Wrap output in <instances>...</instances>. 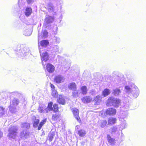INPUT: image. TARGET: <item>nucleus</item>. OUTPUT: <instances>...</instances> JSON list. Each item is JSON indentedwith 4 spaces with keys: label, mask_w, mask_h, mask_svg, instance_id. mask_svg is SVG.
<instances>
[{
    "label": "nucleus",
    "mask_w": 146,
    "mask_h": 146,
    "mask_svg": "<svg viewBox=\"0 0 146 146\" xmlns=\"http://www.w3.org/2000/svg\"><path fill=\"white\" fill-rule=\"evenodd\" d=\"M107 124V122L106 120H103L100 123V126L101 127L104 128L106 126Z\"/></svg>",
    "instance_id": "c85d7f7f"
},
{
    "label": "nucleus",
    "mask_w": 146,
    "mask_h": 146,
    "mask_svg": "<svg viewBox=\"0 0 146 146\" xmlns=\"http://www.w3.org/2000/svg\"><path fill=\"white\" fill-rule=\"evenodd\" d=\"M26 1L28 4H30L34 2L33 0H26Z\"/></svg>",
    "instance_id": "f704fd0d"
},
{
    "label": "nucleus",
    "mask_w": 146,
    "mask_h": 146,
    "mask_svg": "<svg viewBox=\"0 0 146 146\" xmlns=\"http://www.w3.org/2000/svg\"><path fill=\"white\" fill-rule=\"evenodd\" d=\"M117 119L114 117L109 118L108 120V124L110 125H113L116 123Z\"/></svg>",
    "instance_id": "ddd939ff"
},
{
    "label": "nucleus",
    "mask_w": 146,
    "mask_h": 146,
    "mask_svg": "<svg viewBox=\"0 0 146 146\" xmlns=\"http://www.w3.org/2000/svg\"><path fill=\"white\" fill-rule=\"evenodd\" d=\"M54 20V18L53 17L48 16L45 19V23L46 24H48L53 22Z\"/></svg>",
    "instance_id": "9d476101"
},
{
    "label": "nucleus",
    "mask_w": 146,
    "mask_h": 146,
    "mask_svg": "<svg viewBox=\"0 0 146 146\" xmlns=\"http://www.w3.org/2000/svg\"><path fill=\"white\" fill-rule=\"evenodd\" d=\"M54 81L56 83H60L63 82L64 81V78L60 75L56 76L54 78Z\"/></svg>",
    "instance_id": "6e6552de"
},
{
    "label": "nucleus",
    "mask_w": 146,
    "mask_h": 146,
    "mask_svg": "<svg viewBox=\"0 0 146 146\" xmlns=\"http://www.w3.org/2000/svg\"><path fill=\"white\" fill-rule=\"evenodd\" d=\"M78 134L80 137H83L86 135V132L84 129H80L78 131Z\"/></svg>",
    "instance_id": "f3484780"
},
{
    "label": "nucleus",
    "mask_w": 146,
    "mask_h": 146,
    "mask_svg": "<svg viewBox=\"0 0 146 146\" xmlns=\"http://www.w3.org/2000/svg\"><path fill=\"white\" fill-rule=\"evenodd\" d=\"M40 120L39 119H36L34 121L33 125L34 127H38V123H39Z\"/></svg>",
    "instance_id": "bb28decb"
},
{
    "label": "nucleus",
    "mask_w": 146,
    "mask_h": 146,
    "mask_svg": "<svg viewBox=\"0 0 146 146\" xmlns=\"http://www.w3.org/2000/svg\"><path fill=\"white\" fill-rule=\"evenodd\" d=\"M46 9L48 11H53L54 9V6L51 3L48 4L45 7Z\"/></svg>",
    "instance_id": "a211bd4d"
},
{
    "label": "nucleus",
    "mask_w": 146,
    "mask_h": 146,
    "mask_svg": "<svg viewBox=\"0 0 146 146\" xmlns=\"http://www.w3.org/2000/svg\"><path fill=\"white\" fill-rule=\"evenodd\" d=\"M80 90L82 94L83 95H86L88 93V89L86 86H84L80 88Z\"/></svg>",
    "instance_id": "6ab92c4d"
},
{
    "label": "nucleus",
    "mask_w": 146,
    "mask_h": 146,
    "mask_svg": "<svg viewBox=\"0 0 146 146\" xmlns=\"http://www.w3.org/2000/svg\"><path fill=\"white\" fill-rule=\"evenodd\" d=\"M32 13V9L31 7H27L25 9V15L26 16L28 17Z\"/></svg>",
    "instance_id": "dca6fc26"
},
{
    "label": "nucleus",
    "mask_w": 146,
    "mask_h": 146,
    "mask_svg": "<svg viewBox=\"0 0 146 146\" xmlns=\"http://www.w3.org/2000/svg\"><path fill=\"white\" fill-rule=\"evenodd\" d=\"M68 88L70 90L75 91L77 89L76 84L74 82L68 84Z\"/></svg>",
    "instance_id": "f8f14e48"
},
{
    "label": "nucleus",
    "mask_w": 146,
    "mask_h": 146,
    "mask_svg": "<svg viewBox=\"0 0 146 146\" xmlns=\"http://www.w3.org/2000/svg\"><path fill=\"white\" fill-rule=\"evenodd\" d=\"M114 99V98L112 97H110L109 98L106 102V105L107 106H109L111 103L113 104Z\"/></svg>",
    "instance_id": "412c9836"
},
{
    "label": "nucleus",
    "mask_w": 146,
    "mask_h": 146,
    "mask_svg": "<svg viewBox=\"0 0 146 146\" xmlns=\"http://www.w3.org/2000/svg\"><path fill=\"white\" fill-rule=\"evenodd\" d=\"M17 129H15L14 130H10L8 134L9 137L12 138L13 135L15 136L16 133H17Z\"/></svg>",
    "instance_id": "5701e85b"
},
{
    "label": "nucleus",
    "mask_w": 146,
    "mask_h": 146,
    "mask_svg": "<svg viewBox=\"0 0 146 146\" xmlns=\"http://www.w3.org/2000/svg\"><path fill=\"white\" fill-rule=\"evenodd\" d=\"M125 88L126 89L127 92L130 91L131 90L130 88L128 86H125Z\"/></svg>",
    "instance_id": "c9c22d12"
},
{
    "label": "nucleus",
    "mask_w": 146,
    "mask_h": 146,
    "mask_svg": "<svg viewBox=\"0 0 146 146\" xmlns=\"http://www.w3.org/2000/svg\"><path fill=\"white\" fill-rule=\"evenodd\" d=\"M120 92L121 91L119 89H116L113 91V94L114 95H118Z\"/></svg>",
    "instance_id": "cd10ccee"
},
{
    "label": "nucleus",
    "mask_w": 146,
    "mask_h": 146,
    "mask_svg": "<svg viewBox=\"0 0 146 146\" xmlns=\"http://www.w3.org/2000/svg\"><path fill=\"white\" fill-rule=\"evenodd\" d=\"M42 61V66H44L45 65L44 64L43 61L46 62L48 60L49 57L48 53L47 52H44L41 55L40 54Z\"/></svg>",
    "instance_id": "20e7f679"
},
{
    "label": "nucleus",
    "mask_w": 146,
    "mask_h": 146,
    "mask_svg": "<svg viewBox=\"0 0 146 146\" xmlns=\"http://www.w3.org/2000/svg\"><path fill=\"white\" fill-rule=\"evenodd\" d=\"M50 87L51 89L52 96L55 98H57L58 96V94L56 90L55 89V87L54 85L50 83Z\"/></svg>",
    "instance_id": "0eeeda50"
},
{
    "label": "nucleus",
    "mask_w": 146,
    "mask_h": 146,
    "mask_svg": "<svg viewBox=\"0 0 146 146\" xmlns=\"http://www.w3.org/2000/svg\"><path fill=\"white\" fill-rule=\"evenodd\" d=\"M74 117L77 121L80 123H81V120L79 116V110L76 108H74L71 109Z\"/></svg>",
    "instance_id": "f03ea898"
},
{
    "label": "nucleus",
    "mask_w": 146,
    "mask_h": 146,
    "mask_svg": "<svg viewBox=\"0 0 146 146\" xmlns=\"http://www.w3.org/2000/svg\"><path fill=\"white\" fill-rule=\"evenodd\" d=\"M107 139L108 142L111 145H114L115 143V140L112 138L109 134L107 135Z\"/></svg>",
    "instance_id": "9b49d317"
},
{
    "label": "nucleus",
    "mask_w": 146,
    "mask_h": 146,
    "mask_svg": "<svg viewBox=\"0 0 146 146\" xmlns=\"http://www.w3.org/2000/svg\"><path fill=\"white\" fill-rule=\"evenodd\" d=\"M60 117V114L56 113L53 114L52 116V120L54 121H57L58 120Z\"/></svg>",
    "instance_id": "2eb2a0df"
},
{
    "label": "nucleus",
    "mask_w": 146,
    "mask_h": 146,
    "mask_svg": "<svg viewBox=\"0 0 146 146\" xmlns=\"http://www.w3.org/2000/svg\"><path fill=\"white\" fill-rule=\"evenodd\" d=\"M105 113L107 115H113L116 114V110L113 108H108L106 110Z\"/></svg>",
    "instance_id": "39448f33"
},
{
    "label": "nucleus",
    "mask_w": 146,
    "mask_h": 146,
    "mask_svg": "<svg viewBox=\"0 0 146 146\" xmlns=\"http://www.w3.org/2000/svg\"><path fill=\"white\" fill-rule=\"evenodd\" d=\"M49 44V42L47 40H43L40 42V44L41 46L46 47Z\"/></svg>",
    "instance_id": "4468645a"
},
{
    "label": "nucleus",
    "mask_w": 146,
    "mask_h": 146,
    "mask_svg": "<svg viewBox=\"0 0 146 146\" xmlns=\"http://www.w3.org/2000/svg\"><path fill=\"white\" fill-rule=\"evenodd\" d=\"M30 124L27 123H24L22 124L23 128L29 129L30 127Z\"/></svg>",
    "instance_id": "393cba45"
},
{
    "label": "nucleus",
    "mask_w": 146,
    "mask_h": 146,
    "mask_svg": "<svg viewBox=\"0 0 146 146\" xmlns=\"http://www.w3.org/2000/svg\"><path fill=\"white\" fill-rule=\"evenodd\" d=\"M102 97L101 95H98L96 96L93 100L94 105L98 106L100 104L102 101Z\"/></svg>",
    "instance_id": "7ed1b4c3"
},
{
    "label": "nucleus",
    "mask_w": 146,
    "mask_h": 146,
    "mask_svg": "<svg viewBox=\"0 0 146 146\" xmlns=\"http://www.w3.org/2000/svg\"><path fill=\"white\" fill-rule=\"evenodd\" d=\"M46 68L47 71L50 73H52L55 70L54 66L50 63H47L46 64Z\"/></svg>",
    "instance_id": "423d86ee"
},
{
    "label": "nucleus",
    "mask_w": 146,
    "mask_h": 146,
    "mask_svg": "<svg viewBox=\"0 0 146 146\" xmlns=\"http://www.w3.org/2000/svg\"><path fill=\"white\" fill-rule=\"evenodd\" d=\"M81 100L84 103H88L92 101V98L89 96H86L82 98Z\"/></svg>",
    "instance_id": "1a4fd4ad"
},
{
    "label": "nucleus",
    "mask_w": 146,
    "mask_h": 146,
    "mask_svg": "<svg viewBox=\"0 0 146 146\" xmlns=\"http://www.w3.org/2000/svg\"><path fill=\"white\" fill-rule=\"evenodd\" d=\"M43 36L44 37H46L48 35V32L47 31L45 30L43 32Z\"/></svg>",
    "instance_id": "473e14b6"
},
{
    "label": "nucleus",
    "mask_w": 146,
    "mask_h": 146,
    "mask_svg": "<svg viewBox=\"0 0 146 146\" xmlns=\"http://www.w3.org/2000/svg\"><path fill=\"white\" fill-rule=\"evenodd\" d=\"M110 90L107 88H106L102 92V95L104 97H106L109 95L110 94Z\"/></svg>",
    "instance_id": "4be33fe9"
},
{
    "label": "nucleus",
    "mask_w": 146,
    "mask_h": 146,
    "mask_svg": "<svg viewBox=\"0 0 146 146\" xmlns=\"http://www.w3.org/2000/svg\"><path fill=\"white\" fill-rule=\"evenodd\" d=\"M19 102L17 100L15 99L13 100V104H17Z\"/></svg>",
    "instance_id": "72a5a7b5"
},
{
    "label": "nucleus",
    "mask_w": 146,
    "mask_h": 146,
    "mask_svg": "<svg viewBox=\"0 0 146 146\" xmlns=\"http://www.w3.org/2000/svg\"><path fill=\"white\" fill-rule=\"evenodd\" d=\"M54 133H51L50 134L49 136L48 140L49 141H51L53 139L54 137Z\"/></svg>",
    "instance_id": "7c9ffc66"
},
{
    "label": "nucleus",
    "mask_w": 146,
    "mask_h": 146,
    "mask_svg": "<svg viewBox=\"0 0 146 146\" xmlns=\"http://www.w3.org/2000/svg\"><path fill=\"white\" fill-rule=\"evenodd\" d=\"M46 121V119H43L39 123V125L38 127V129L40 130L41 129V128L43 125L45 123Z\"/></svg>",
    "instance_id": "b1692460"
},
{
    "label": "nucleus",
    "mask_w": 146,
    "mask_h": 146,
    "mask_svg": "<svg viewBox=\"0 0 146 146\" xmlns=\"http://www.w3.org/2000/svg\"><path fill=\"white\" fill-rule=\"evenodd\" d=\"M121 103V100L119 99H114L113 104H115V106L116 107L117 106H118V105H119Z\"/></svg>",
    "instance_id": "a878e982"
},
{
    "label": "nucleus",
    "mask_w": 146,
    "mask_h": 146,
    "mask_svg": "<svg viewBox=\"0 0 146 146\" xmlns=\"http://www.w3.org/2000/svg\"><path fill=\"white\" fill-rule=\"evenodd\" d=\"M38 110L39 112L42 113L43 111L44 110L43 107L41 106H39Z\"/></svg>",
    "instance_id": "2f4dec72"
},
{
    "label": "nucleus",
    "mask_w": 146,
    "mask_h": 146,
    "mask_svg": "<svg viewBox=\"0 0 146 146\" xmlns=\"http://www.w3.org/2000/svg\"><path fill=\"white\" fill-rule=\"evenodd\" d=\"M111 133H113L115 132L117 130V128L115 126H113L111 128Z\"/></svg>",
    "instance_id": "c756f323"
},
{
    "label": "nucleus",
    "mask_w": 146,
    "mask_h": 146,
    "mask_svg": "<svg viewBox=\"0 0 146 146\" xmlns=\"http://www.w3.org/2000/svg\"><path fill=\"white\" fill-rule=\"evenodd\" d=\"M59 108L57 104H53V102H50L48 103L47 108H46L45 110L46 113L50 111H53L54 112H57L59 111Z\"/></svg>",
    "instance_id": "f257e3e1"
},
{
    "label": "nucleus",
    "mask_w": 146,
    "mask_h": 146,
    "mask_svg": "<svg viewBox=\"0 0 146 146\" xmlns=\"http://www.w3.org/2000/svg\"><path fill=\"white\" fill-rule=\"evenodd\" d=\"M57 102L59 104L64 105L66 103L64 99L61 96H60L58 98L57 100Z\"/></svg>",
    "instance_id": "aec40b11"
}]
</instances>
